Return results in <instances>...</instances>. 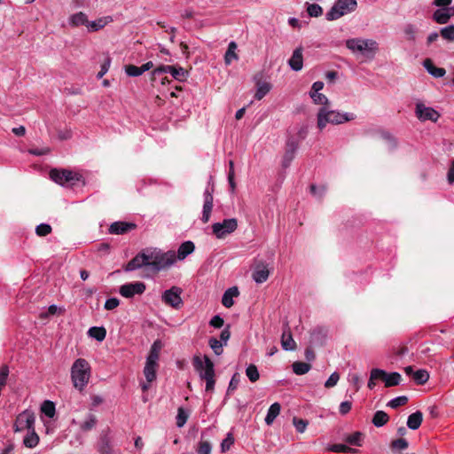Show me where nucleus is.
<instances>
[{
    "label": "nucleus",
    "mask_w": 454,
    "mask_h": 454,
    "mask_svg": "<svg viewBox=\"0 0 454 454\" xmlns=\"http://www.w3.org/2000/svg\"><path fill=\"white\" fill-rule=\"evenodd\" d=\"M98 452L100 454H113L112 447L110 445V441L106 434H102L100 436Z\"/></svg>",
    "instance_id": "37"
},
{
    "label": "nucleus",
    "mask_w": 454,
    "mask_h": 454,
    "mask_svg": "<svg viewBox=\"0 0 454 454\" xmlns=\"http://www.w3.org/2000/svg\"><path fill=\"white\" fill-rule=\"evenodd\" d=\"M110 59L108 58L104 64L101 65V70L98 72V78L100 79L102 78L106 74V72L108 71L109 69V66H110Z\"/></svg>",
    "instance_id": "64"
},
{
    "label": "nucleus",
    "mask_w": 454,
    "mask_h": 454,
    "mask_svg": "<svg viewBox=\"0 0 454 454\" xmlns=\"http://www.w3.org/2000/svg\"><path fill=\"white\" fill-rule=\"evenodd\" d=\"M309 96L316 105H322L323 106H326L329 104L327 97L323 93L309 92Z\"/></svg>",
    "instance_id": "44"
},
{
    "label": "nucleus",
    "mask_w": 454,
    "mask_h": 454,
    "mask_svg": "<svg viewBox=\"0 0 454 454\" xmlns=\"http://www.w3.org/2000/svg\"><path fill=\"white\" fill-rule=\"evenodd\" d=\"M402 380V376L399 372H391L389 374L387 373L386 379H384L385 387H390L398 386Z\"/></svg>",
    "instance_id": "34"
},
{
    "label": "nucleus",
    "mask_w": 454,
    "mask_h": 454,
    "mask_svg": "<svg viewBox=\"0 0 454 454\" xmlns=\"http://www.w3.org/2000/svg\"><path fill=\"white\" fill-rule=\"evenodd\" d=\"M356 6V0H336L332 8L326 12L325 19L329 21L336 20L354 12Z\"/></svg>",
    "instance_id": "6"
},
{
    "label": "nucleus",
    "mask_w": 454,
    "mask_h": 454,
    "mask_svg": "<svg viewBox=\"0 0 454 454\" xmlns=\"http://www.w3.org/2000/svg\"><path fill=\"white\" fill-rule=\"evenodd\" d=\"M112 17L106 16L103 18H99L97 20L93 21H88L87 28L89 31H98L99 29L103 28L107 23L111 22Z\"/></svg>",
    "instance_id": "26"
},
{
    "label": "nucleus",
    "mask_w": 454,
    "mask_h": 454,
    "mask_svg": "<svg viewBox=\"0 0 454 454\" xmlns=\"http://www.w3.org/2000/svg\"><path fill=\"white\" fill-rule=\"evenodd\" d=\"M145 290V286H121L120 294L125 298H131L135 294H142Z\"/></svg>",
    "instance_id": "19"
},
{
    "label": "nucleus",
    "mask_w": 454,
    "mask_h": 454,
    "mask_svg": "<svg viewBox=\"0 0 454 454\" xmlns=\"http://www.w3.org/2000/svg\"><path fill=\"white\" fill-rule=\"evenodd\" d=\"M345 44L353 53L359 52L371 59L379 51V43L372 39L351 38L348 39Z\"/></svg>",
    "instance_id": "5"
},
{
    "label": "nucleus",
    "mask_w": 454,
    "mask_h": 454,
    "mask_svg": "<svg viewBox=\"0 0 454 454\" xmlns=\"http://www.w3.org/2000/svg\"><path fill=\"white\" fill-rule=\"evenodd\" d=\"M363 440H364V434L359 431L354 432L353 434L348 435L345 439V441L348 444L358 446V447L362 446Z\"/></svg>",
    "instance_id": "38"
},
{
    "label": "nucleus",
    "mask_w": 454,
    "mask_h": 454,
    "mask_svg": "<svg viewBox=\"0 0 454 454\" xmlns=\"http://www.w3.org/2000/svg\"><path fill=\"white\" fill-rule=\"evenodd\" d=\"M412 378L418 385H424L429 380V373L427 370L420 369L413 373Z\"/></svg>",
    "instance_id": "39"
},
{
    "label": "nucleus",
    "mask_w": 454,
    "mask_h": 454,
    "mask_svg": "<svg viewBox=\"0 0 454 454\" xmlns=\"http://www.w3.org/2000/svg\"><path fill=\"white\" fill-rule=\"evenodd\" d=\"M239 295V291L238 289L237 286H232L231 287L228 288L222 298V304L225 308H231L234 304L233 298L238 297Z\"/></svg>",
    "instance_id": "18"
},
{
    "label": "nucleus",
    "mask_w": 454,
    "mask_h": 454,
    "mask_svg": "<svg viewBox=\"0 0 454 454\" xmlns=\"http://www.w3.org/2000/svg\"><path fill=\"white\" fill-rule=\"evenodd\" d=\"M246 374L251 382H255L260 378V373L256 365L249 364L246 369Z\"/></svg>",
    "instance_id": "45"
},
{
    "label": "nucleus",
    "mask_w": 454,
    "mask_h": 454,
    "mask_svg": "<svg viewBox=\"0 0 454 454\" xmlns=\"http://www.w3.org/2000/svg\"><path fill=\"white\" fill-rule=\"evenodd\" d=\"M381 137L384 140H386L388 143L389 148L391 150L396 148L397 141L389 132L383 131L381 133Z\"/></svg>",
    "instance_id": "57"
},
{
    "label": "nucleus",
    "mask_w": 454,
    "mask_h": 454,
    "mask_svg": "<svg viewBox=\"0 0 454 454\" xmlns=\"http://www.w3.org/2000/svg\"><path fill=\"white\" fill-rule=\"evenodd\" d=\"M90 365L84 358L76 359L71 368V380L74 387L82 392L89 383Z\"/></svg>",
    "instance_id": "3"
},
{
    "label": "nucleus",
    "mask_w": 454,
    "mask_h": 454,
    "mask_svg": "<svg viewBox=\"0 0 454 454\" xmlns=\"http://www.w3.org/2000/svg\"><path fill=\"white\" fill-rule=\"evenodd\" d=\"M418 32V28L413 24H406L403 27V33L407 40L411 42H414L416 40V34Z\"/></svg>",
    "instance_id": "43"
},
{
    "label": "nucleus",
    "mask_w": 454,
    "mask_h": 454,
    "mask_svg": "<svg viewBox=\"0 0 454 454\" xmlns=\"http://www.w3.org/2000/svg\"><path fill=\"white\" fill-rule=\"evenodd\" d=\"M65 312V309L62 308H59L57 305L49 306L46 312H42L39 315L40 319L44 320L47 319L51 316H54L56 314H62Z\"/></svg>",
    "instance_id": "41"
},
{
    "label": "nucleus",
    "mask_w": 454,
    "mask_h": 454,
    "mask_svg": "<svg viewBox=\"0 0 454 454\" xmlns=\"http://www.w3.org/2000/svg\"><path fill=\"white\" fill-rule=\"evenodd\" d=\"M415 115L420 121H431L436 122L440 114L433 107L426 106L423 103H416Z\"/></svg>",
    "instance_id": "12"
},
{
    "label": "nucleus",
    "mask_w": 454,
    "mask_h": 454,
    "mask_svg": "<svg viewBox=\"0 0 454 454\" xmlns=\"http://www.w3.org/2000/svg\"><path fill=\"white\" fill-rule=\"evenodd\" d=\"M97 422L96 415L89 413L86 419L80 425V428L84 432L90 431L95 427Z\"/></svg>",
    "instance_id": "35"
},
{
    "label": "nucleus",
    "mask_w": 454,
    "mask_h": 454,
    "mask_svg": "<svg viewBox=\"0 0 454 454\" xmlns=\"http://www.w3.org/2000/svg\"><path fill=\"white\" fill-rule=\"evenodd\" d=\"M51 231V226L48 223H40L35 228V233L40 237L47 236Z\"/></svg>",
    "instance_id": "53"
},
{
    "label": "nucleus",
    "mask_w": 454,
    "mask_h": 454,
    "mask_svg": "<svg viewBox=\"0 0 454 454\" xmlns=\"http://www.w3.org/2000/svg\"><path fill=\"white\" fill-rule=\"evenodd\" d=\"M440 34L443 39L454 42V25H450L441 28Z\"/></svg>",
    "instance_id": "47"
},
{
    "label": "nucleus",
    "mask_w": 454,
    "mask_h": 454,
    "mask_svg": "<svg viewBox=\"0 0 454 454\" xmlns=\"http://www.w3.org/2000/svg\"><path fill=\"white\" fill-rule=\"evenodd\" d=\"M195 250L192 241L183 242L177 252L168 250L163 252L158 248H145L132 258L125 266L126 271H132L144 268L146 275H156L161 270H166L173 266L176 261H184Z\"/></svg>",
    "instance_id": "1"
},
{
    "label": "nucleus",
    "mask_w": 454,
    "mask_h": 454,
    "mask_svg": "<svg viewBox=\"0 0 454 454\" xmlns=\"http://www.w3.org/2000/svg\"><path fill=\"white\" fill-rule=\"evenodd\" d=\"M409 442L404 438H398L395 440H393L390 443V448L393 451H402L408 448Z\"/></svg>",
    "instance_id": "40"
},
{
    "label": "nucleus",
    "mask_w": 454,
    "mask_h": 454,
    "mask_svg": "<svg viewBox=\"0 0 454 454\" xmlns=\"http://www.w3.org/2000/svg\"><path fill=\"white\" fill-rule=\"evenodd\" d=\"M298 148V142L294 138H288L286 141V153L283 156L282 166L288 168L295 156Z\"/></svg>",
    "instance_id": "15"
},
{
    "label": "nucleus",
    "mask_w": 454,
    "mask_h": 454,
    "mask_svg": "<svg viewBox=\"0 0 454 454\" xmlns=\"http://www.w3.org/2000/svg\"><path fill=\"white\" fill-rule=\"evenodd\" d=\"M136 228V224L126 222H114L109 227V233L121 235Z\"/></svg>",
    "instance_id": "17"
},
{
    "label": "nucleus",
    "mask_w": 454,
    "mask_h": 454,
    "mask_svg": "<svg viewBox=\"0 0 454 454\" xmlns=\"http://www.w3.org/2000/svg\"><path fill=\"white\" fill-rule=\"evenodd\" d=\"M424 67L431 75L436 78L442 77L446 73L445 69L434 67L431 59H428L424 61Z\"/></svg>",
    "instance_id": "27"
},
{
    "label": "nucleus",
    "mask_w": 454,
    "mask_h": 454,
    "mask_svg": "<svg viewBox=\"0 0 454 454\" xmlns=\"http://www.w3.org/2000/svg\"><path fill=\"white\" fill-rule=\"evenodd\" d=\"M237 47V43L234 41H231L229 43L228 49L224 55V62L226 65H230L233 60H238L239 56L236 53Z\"/></svg>",
    "instance_id": "29"
},
{
    "label": "nucleus",
    "mask_w": 454,
    "mask_h": 454,
    "mask_svg": "<svg viewBox=\"0 0 454 454\" xmlns=\"http://www.w3.org/2000/svg\"><path fill=\"white\" fill-rule=\"evenodd\" d=\"M204 362L200 356H195L192 364L201 380H208L215 377L214 363L207 356H204Z\"/></svg>",
    "instance_id": "7"
},
{
    "label": "nucleus",
    "mask_w": 454,
    "mask_h": 454,
    "mask_svg": "<svg viewBox=\"0 0 454 454\" xmlns=\"http://www.w3.org/2000/svg\"><path fill=\"white\" fill-rule=\"evenodd\" d=\"M162 347L163 345L161 340H156L151 346L150 352L146 361L150 363H157L160 356V351L162 348Z\"/></svg>",
    "instance_id": "23"
},
{
    "label": "nucleus",
    "mask_w": 454,
    "mask_h": 454,
    "mask_svg": "<svg viewBox=\"0 0 454 454\" xmlns=\"http://www.w3.org/2000/svg\"><path fill=\"white\" fill-rule=\"evenodd\" d=\"M182 292L179 286H172L170 289L163 293L162 301L166 305L179 309L183 306V300L181 298Z\"/></svg>",
    "instance_id": "10"
},
{
    "label": "nucleus",
    "mask_w": 454,
    "mask_h": 454,
    "mask_svg": "<svg viewBox=\"0 0 454 454\" xmlns=\"http://www.w3.org/2000/svg\"><path fill=\"white\" fill-rule=\"evenodd\" d=\"M270 89L271 85L269 82L258 80L256 82L254 98L257 100L262 99L270 92Z\"/></svg>",
    "instance_id": "25"
},
{
    "label": "nucleus",
    "mask_w": 454,
    "mask_h": 454,
    "mask_svg": "<svg viewBox=\"0 0 454 454\" xmlns=\"http://www.w3.org/2000/svg\"><path fill=\"white\" fill-rule=\"evenodd\" d=\"M35 417L32 411L27 410L20 413L17 416L14 423V431L20 432L25 429H27L29 431L35 428Z\"/></svg>",
    "instance_id": "11"
},
{
    "label": "nucleus",
    "mask_w": 454,
    "mask_h": 454,
    "mask_svg": "<svg viewBox=\"0 0 454 454\" xmlns=\"http://www.w3.org/2000/svg\"><path fill=\"white\" fill-rule=\"evenodd\" d=\"M270 274L268 264L262 261H256L254 262L253 270V279L257 283L261 284L268 279Z\"/></svg>",
    "instance_id": "14"
},
{
    "label": "nucleus",
    "mask_w": 454,
    "mask_h": 454,
    "mask_svg": "<svg viewBox=\"0 0 454 454\" xmlns=\"http://www.w3.org/2000/svg\"><path fill=\"white\" fill-rule=\"evenodd\" d=\"M39 442V436L35 433V428L28 431V434L24 437L23 443L27 448H34Z\"/></svg>",
    "instance_id": "32"
},
{
    "label": "nucleus",
    "mask_w": 454,
    "mask_h": 454,
    "mask_svg": "<svg viewBox=\"0 0 454 454\" xmlns=\"http://www.w3.org/2000/svg\"><path fill=\"white\" fill-rule=\"evenodd\" d=\"M120 304V301L117 298H109L105 302L104 308L106 310H112L117 308Z\"/></svg>",
    "instance_id": "61"
},
{
    "label": "nucleus",
    "mask_w": 454,
    "mask_h": 454,
    "mask_svg": "<svg viewBox=\"0 0 454 454\" xmlns=\"http://www.w3.org/2000/svg\"><path fill=\"white\" fill-rule=\"evenodd\" d=\"M158 366L157 363H150L146 361L145 366L144 369V374L146 378L147 382H153L156 379V368Z\"/></svg>",
    "instance_id": "30"
},
{
    "label": "nucleus",
    "mask_w": 454,
    "mask_h": 454,
    "mask_svg": "<svg viewBox=\"0 0 454 454\" xmlns=\"http://www.w3.org/2000/svg\"><path fill=\"white\" fill-rule=\"evenodd\" d=\"M169 73L172 77L179 82H184L187 77V71L181 67L161 65L152 72V80L155 82L163 74Z\"/></svg>",
    "instance_id": "8"
},
{
    "label": "nucleus",
    "mask_w": 454,
    "mask_h": 454,
    "mask_svg": "<svg viewBox=\"0 0 454 454\" xmlns=\"http://www.w3.org/2000/svg\"><path fill=\"white\" fill-rule=\"evenodd\" d=\"M212 450V446L210 442L207 441H201L199 442V446L197 449L198 454H210Z\"/></svg>",
    "instance_id": "55"
},
{
    "label": "nucleus",
    "mask_w": 454,
    "mask_h": 454,
    "mask_svg": "<svg viewBox=\"0 0 454 454\" xmlns=\"http://www.w3.org/2000/svg\"><path fill=\"white\" fill-rule=\"evenodd\" d=\"M281 345L286 350H294L296 348L295 341L294 340L290 328L287 325L281 336Z\"/></svg>",
    "instance_id": "20"
},
{
    "label": "nucleus",
    "mask_w": 454,
    "mask_h": 454,
    "mask_svg": "<svg viewBox=\"0 0 454 454\" xmlns=\"http://www.w3.org/2000/svg\"><path fill=\"white\" fill-rule=\"evenodd\" d=\"M125 73L127 74L128 76H130V77H137V76L143 74V73L141 71V67L134 66V65L125 66Z\"/></svg>",
    "instance_id": "52"
},
{
    "label": "nucleus",
    "mask_w": 454,
    "mask_h": 454,
    "mask_svg": "<svg viewBox=\"0 0 454 454\" xmlns=\"http://www.w3.org/2000/svg\"><path fill=\"white\" fill-rule=\"evenodd\" d=\"M213 192H214V185H210L209 184L206 187L203 197H204V204L202 209V216L201 221L203 223H207L211 215V212L213 209Z\"/></svg>",
    "instance_id": "13"
},
{
    "label": "nucleus",
    "mask_w": 454,
    "mask_h": 454,
    "mask_svg": "<svg viewBox=\"0 0 454 454\" xmlns=\"http://www.w3.org/2000/svg\"><path fill=\"white\" fill-rule=\"evenodd\" d=\"M408 403V397L405 395L398 396L388 402L387 406L396 409L400 406L405 405Z\"/></svg>",
    "instance_id": "49"
},
{
    "label": "nucleus",
    "mask_w": 454,
    "mask_h": 454,
    "mask_svg": "<svg viewBox=\"0 0 454 454\" xmlns=\"http://www.w3.org/2000/svg\"><path fill=\"white\" fill-rule=\"evenodd\" d=\"M88 333L91 338H94L98 341H102L106 336V330L103 326H93L89 329Z\"/></svg>",
    "instance_id": "33"
},
{
    "label": "nucleus",
    "mask_w": 454,
    "mask_h": 454,
    "mask_svg": "<svg viewBox=\"0 0 454 454\" xmlns=\"http://www.w3.org/2000/svg\"><path fill=\"white\" fill-rule=\"evenodd\" d=\"M389 420V416L387 412L383 411H378L374 413L373 418L372 419V424L377 427H380L386 425Z\"/></svg>",
    "instance_id": "31"
},
{
    "label": "nucleus",
    "mask_w": 454,
    "mask_h": 454,
    "mask_svg": "<svg viewBox=\"0 0 454 454\" xmlns=\"http://www.w3.org/2000/svg\"><path fill=\"white\" fill-rule=\"evenodd\" d=\"M293 424L298 432L303 433L308 426V421L305 419L294 417L293 419Z\"/></svg>",
    "instance_id": "56"
},
{
    "label": "nucleus",
    "mask_w": 454,
    "mask_h": 454,
    "mask_svg": "<svg viewBox=\"0 0 454 454\" xmlns=\"http://www.w3.org/2000/svg\"><path fill=\"white\" fill-rule=\"evenodd\" d=\"M290 68L294 71H301L303 67L302 47L296 48L288 60Z\"/></svg>",
    "instance_id": "16"
},
{
    "label": "nucleus",
    "mask_w": 454,
    "mask_h": 454,
    "mask_svg": "<svg viewBox=\"0 0 454 454\" xmlns=\"http://www.w3.org/2000/svg\"><path fill=\"white\" fill-rule=\"evenodd\" d=\"M352 408V403L350 401H344L340 403L339 411L341 415L348 414Z\"/></svg>",
    "instance_id": "62"
},
{
    "label": "nucleus",
    "mask_w": 454,
    "mask_h": 454,
    "mask_svg": "<svg viewBox=\"0 0 454 454\" xmlns=\"http://www.w3.org/2000/svg\"><path fill=\"white\" fill-rule=\"evenodd\" d=\"M208 344L215 355L219 356L223 353V344L221 340L215 338H210Z\"/></svg>",
    "instance_id": "54"
},
{
    "label": "nucleus",
    "mask_w": 454,
    "mask_h": 454,
    "mask_svg": "<svg viewBox=\"0 0 454 454\" xmlns=\"http://www.w3.org/2000/svg\"><path fill=\"white\" fill-rule=\"evenodd\" d=\"M451 13L449 8L437 9L434 14L433 19L438 24H446L450 20Z\"/></svg>",
    "instance_id": "21"
},
{
    "label": "nucleus",
    "mask_w": 454,
    "mask_h": 454,
    "mask_svg": "<svg viewBox=\"0 0 454 454\" xmlns=\"http://www.w3.org/2000/svg\"><path fill=\"white\" fill-rule=\"evenodd\" d=\"M307 12L310 17H319L323 13L322 7L317 4H309L307 6Z\"/></svg>",
    "instance_id": "48"
},
{
    "label": "nucleus",
    "mask_w": 454,
    "mask_h": 454,
    "mask_svg": "<svg viewBox=\"0 0 454 454\" xmlns=\"http://www.w3.org/2000/svg\"><path fill=\"white\" fill-rule=\"evenodd\" d=\"M423 421V413L419 411L411 413L407 419V426L410 429H418Z\"/></svg>",
    "instance_id": "24"
},
{
    "label": "nucleus",
    "mask_w": 454,
    "mask_h": 454,
    "mask_svg": "<svg viewBox=\"0 0 454 454\" xmlns=\"http://www.w3.org/2000/svg\"><path fill=\"white\" fill-rule=\"evenodd\" d=\"M223 324V319L218 315L214 316L209 322V325L215 328H221Z\"/></svg>",
    "instance_id": "63"
},
{
    "label": "nucleus",
    "mask_w": 454,
    "mask_h": 454,
    "mask_svg": "<svg viewBox=\"0 0 454 454\" xmlns=\"http://www.w3.org/2000/svg\"><path fill=\"white\" fill-rule=\"evenodd\" d=\"M188 419V414L185 412L184 409L183 407H179L177 410V416H176V426L178 427H182L184 426Z\"/></svg>",
    "instance_id": "50"
},
{
    "label": "nucleus",
    "mask_w": 454,
    "mask_h": 454,
    "mask_svg": "<svg viewBox=\"0 0 454 454\" xmlns=\"http://www.w3.org/2000/svg\"><path fill=\"white\" fill-rule=\"evenodd\" d=\"M42 412L49 418H53L55 415V404L53 402L46 400L41 406Z\"/></svg>",
    "instance_id": "42"
},
{
    "label": "nucleus",
    "mask_w": 454,
    "mask_h": 454,
    "mask_svg": "<svg viewBox=\"0 0 454 454\" xmlns=\"http://www.w3.org/2000/svg\"><path fill=\"white\" fill-rule=\"evenodd\" d=\"M240 381V374L239 372H235L229 383L226 396H229L233 391H235L239 384Z\"/></svg>",
    "instance_id": "46"
},
{
    "label": "nucleus",
    "mask_w": 454,
    "mask_h": 454,
    "mask_svg": "<svg viewBox=\"0 0 454 454\" xmlns=\"http://www.w3.org/2000/svg\"><path fill=\"white\" fill-rule=\"evenodd\" d=\"M329 450L333 451V452H353V453L357 452L356 450L352 449V448L348 447V445L341 444V443L332 445L329 448Z\"/></svg>",
    "instance_id": "51"
},
{
    "label": "nucleus",
    "mask_w": 454,
    "mask_h": 454,
    "mask_svg": "<svg viewBox=\"0 0 454 454\" xmlns=\"http://www.w3.org/2000/svg\"><path fill=\"white\" fill-rule=\"evenodd\" d=\"M234 439L231 434L223 441L221 443V450L222 452H226L230 450L231 446L233 444Z\"/></svg>",
    "instance_id": "60"
},
{
    "label": "nucleus",
    "mask_w": 454,
    "mask_h": 454,
    "mask_svg": "<svg viewBox=\"0 0 454 454\" xmlns=\"http://www.w3.org/2000/svg\"><path fill=\"white\" fill-rule=\"evenodd\" d=\"M69 25L72 27H79V26H86L88 25V18L87 15L82 12H78L76 13L72 14L69 19Z\"/></svg>",
    "instance_id": "22"
},
{
    "label": "nucleus",
    "mask_w": 454,
    "mask_h": 454,
    "mask_svg": "<svg viewBox=\"0 0 454 454\" xmlns=\"http://www.w3.org/2000/svg\"><path fill=\"white\" fill-rule=\"evenodd\" d=\"M292 367H293V371L295 374L303 375L310 370L311 365H310V364L306 363V362L297 361L292 364Z\"/></svg>",
    "instance_id": "36"
},
{
    "label": "nucleus",
    "mask_w": 454,
    "mask_h": 454,
    "mask_svg": "<svg viewBox=\"0 0 454 454\" xmlns=\"http://www.w3.org/2000/svg\"><path fill=\"white\" fill-rule=\"evenodd\" d=\"M317 127L320 130L325 129L327 123L338 125L356 119L353 113H341L330 110L326 106H322L317 112Z\"/></svg>",
    "instance_id": "2"
},
{
    "label": "nucleus",
    "mask_w": 454,
    "mask_h": 454,
    "mask_svg": "<svg viewBox=\"0 0 454 454\" xmlns=\"http://www.w3.org/2000/svg\"><path fill=\"white\" fill-rule=\"evenodd\" d=\"M370 376L372 377V380H381L384 381V379H386L387 376V372L384 370L375 368L371 371Z\"/></svg>",
    "instance_id": "59"
},
{
    "label": "nucleus",
    "mask_w": 454,
    "mask_h": 454,
    "mask_svg": "<svg viewBox=\"0 0 454 454\" xmlns=\"http://www.w3.org/2000/svg\"><path fill=\"white\" fill-rule=\"evenodd\" d=\"M340 380V374L337 372H333L325 383V387L331 388L337 385Z\"/></svg>",
    "instance_id": "58"
},
{
    "label": "nucleus",
    "mask_w": 454,
    "mask_h": 454,
    "mask_svg": "<svg viewBox=\"0 0 454 454\" xmlns=\"http://www.w3.org/2000/svg\"><path fill=\"white\" fill-rule=\"evenodd\" d=\"M212 233L219 239L233 233L238 228V220L236 218H227L223 222H217L212 224Z\"/></svg>",
    "instance_id": "9"
},
{
    "label": "nucleus",
    "mask_w": 454,
    "mask_h": 454,
    "mask_svg": "<svg viewBox=\"0 0 454 454\" xmlns=\"http://www.w3.org/2000/svg\"><path fill=\"white\" fill-rule=\"evenodd\" d=\"M50 177L61 186L73 187L78 184L85 185V180L82 174L67 168H52L50 171Z\"/></svg>",
    "instance_id": "4"
},
{
    "label": "nucleus",
    "mask_w": 454,
    "mask_h": 454,
    "mask_svg": "<svg viewBox=\"0 0 454 454\" xmlns=\"http://www.w3.org/2000/svg\"><path fill=\"white\" fill-rule=\"evenodd\" d=\"M281 410V406L278 403H272L269 410L265 418V423L267 425H271L275 419L279 415Z\"/></svg>",
    "instance_id": "28"
}]
</instances>
